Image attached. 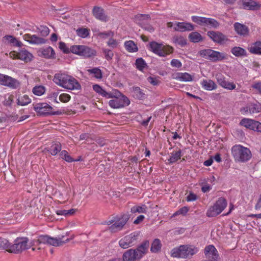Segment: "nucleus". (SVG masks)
Wrapping results in <instances>:
<instances>
[{
	"instance_id": "nucleus-15",
	"label": "nucleus",
	"mask_w": 261,
	"mask_h": 261,
	"mask_svg": "<svg viewBox=\"0 0 261 261\" xmlns=\"http://www.w3.org/2000/svg\"><path fill=\"white\" fill-rule=\"evenodd\" d=\"M0 85L16 89L18 87L19 83L11 76L0 73Z\"/></svg>"
},
{
	"instance_id": "nucleus-1",
	"label": "nucleus",
	"mask_w": 261,
	"mask_h": 261,
	"mask_svg": "<svg viewBox=\"0 0 261 261\" xmlns=\"http://www.w3.org/2000/svg\"><path fill=\"white\" fill-rule=\"evenodd\" d=\"M149 246V242L146 241L141 244L136 249H129L124 253L123 260L124 261H136L139 260L146 254Z\"/></svg>"
},
{
	"instance_id": "nucleus-60",
	"label": "nucleus",
	"mask_w": 261,
	"mask_h": 261,
	"mask_svg": "<svg viewBox=\"0 0 261 261\" xmlns=\"http://www.w3.org/2000/svg\"><path fill=\"white\" fill-rule=\"evenodd\" d=\"M114 35V33L112 31H108L107 32L99 33L98 36L103 39L107 38L109 37H112Z\"/></svg>"
},
{
	"instance_id": "nucleus-55",
	"label": "nucleus",
	"mask_w": 261,
	"mask_h": 261,
	"mask_svg": "<svg viewBox=\"0 0 261 261\" xmlns=\"http://www.w3.org/2000/svg\"><path fill=\"white\" fill-rule=\"evenodd\" d=\"M251 88L254 89L256 92L261 95V81L254 82L251 85Z\"/></svg>"
},
{
	"instance_id": "nucleus-3",
	"label": "nucleus",
	"mask_w": 261,
	"mask_h": 261,
	"mask_svg": "<svg viewBox=\"0 0 261 261\" xmlns=\"http://www.w3.org/2000/svg\"><path fill=\"white\" fill-rule=\"evenodd\" d=\"M199 55L213 62H217L225 60L227 58V54L223 52H219L212 49H205L199 52Z\"/></svg>"
},
{
	"instance_id": "nucleus-32",
	"label": "nucleus",
	"mask_w": 261,
	"mask_h": 261,
	"mask_svg": "<svg viewBox=\"0 0 261 261\" xmlns=\"http://www.w3.org/2000/svg\"><path fill=\"white\" fill-rule=\"evenodd\" d=\"M55 55V51L50 46L43 48L41 50L42 56L46 59L54 58Z\"/></svg>"
},
{
	"instance_id": "nucleus-6",
	"label": "nucleus",
	"mask_w": 261,
	"mask_h": 261,
	"mask_svg": "<svg viewBox=\"0 0 261 261\" xmlns=\"http://www.w3.org/2000/svg\"><path fill=\"white\" fill-rule=\"evenodd\" d=\"M128 220V216L123 215L120 217H114L113 219L106 222L105 224L109 225L112 224L109 227V229L112 232H116L123 229Z\"/></svg>"
},
{
	"instance_id": "nucleus-57",
	"label": "nucleus",
	"mask_w": 261,
	"mask_h": 261,
	"mask_svg": "<svg viewBox=\"0 0 261 261\" xmlns=\"http://www.w3.org/2000/svg\"><path fill=\"white\" fill-rule=\"evenodd\" d=\"M189 208L188 207H187V206H183L181 208H180L179 210L176 211L173 214V216H177V215H184V216L186 215V214L189 211Z\"/></svg>"
},
{
	"instance_id": "nucleus-20",
	"label": "nucleus",
	"mask_w": 261,
	"mask_h": 261,
	"mask_svg": "<svg viewBox=\"0 0 261 261\" xmlns=\"http://www.w3.org/2000/svg\"><path fill=\"white\" fill-rule=\"evenodd\" d=\"M68 76L69 75L65 72H59L54 75L53 81L56 85L63 88L65 84H66Z\"/></svg>"
},
{
	"instance_id": "nucleus-46",
	"label": "nucleus",
	"mask_w": 261,
	"mask_h": 261,
	"mask_svg": "<svg viewBox=\"0 0 261 261\" xmlns=\"http://www.w3.org/2000/svg\"><path fill=\"white\" fill-rule=\"evenodd\" d=\"M12 244L9 241L5 238H0V247L5 249L9 252V249L11 248Z\"/></svg>"
},
{
	"instance_id": "nucleus-10",
	"label": "nucleus",
	"mask_w": 261,
	"mask_h": 261,
	"mask_svg": "<svg viewBox=\"0 0 261 261\" xmlns=\"http://www.w3.org/2000/svg\"><path fill=\"white\" fill-rule=\"evenodd\" d=\"M139 236V232L138 231L132 232L122 238L119 241V244L120 246L123 249H126L132 247L137 244Z\"/></svg>"
},
{
	"instance_id": "nucleus-42",
	"label": "nucleus",
	"mask_w": 261,
	"mask_h": 261,
	"mask_svg": "<svg viewBox=\"0 0 261 261\" xmlns=\"http://www.w3.org/2000/svg\"><path fill=\"white\" fill-rule=\"evenodd\" d=\"M204 25L217 28L219 26V23L215 19L206 17Z\"/></svg>"
},
{
	"instance_id": "nucleus-40",
	"label": "nucleus",
	"mask_w": 261,
	"mask_h": 261,
	"mask_svg": "<svg viewBox=\"0 0 261 261\" xmlns=\"http://www.w3.org/2000/svg\"><path fill=\"white\" fill-rule=\"evenodd\" d=\"M161 241L159 239H155L151 244L150 250L152 252H157L161 249Z\"/></svg>"
},
{
	"instance_id": "nucleus-13",
	"label": "nucleus",
	"mask_w": 261,
	"mask_h": 261,
	"mask_svg": "<svg viewBox=\"0 0 261 261\" xmlns=\"http://www.w3.org/2000/svg\"><path fill=\"white\" fill-rule=\"evenodd\" d=\"M33 109L40 116H47L54 114L52 113L53 108L47 103H34Z\"/></svg>"
},
{
	"instance_id": "nucleus-58",
	"label": "nucleus",
	"mask_w": 261,
	"mask_h": 261,
	"mask_svg": "<svg viewBox=\"0 0 261 261\" xmlns=\"http://www.w3.org/2000/svg\"><path fill=\"white\" fill-rule=\"evenodd\" d=\"M59 47L61 50H62L64 53H71L70 47L68 48L66 44L63 42H60L59 43Z\"/></svg>"
},
{
	"instance_id": "nucleus-53",
	"label": "nucleus",
	"mask_w": 261,
	"mask_h": 261,
	"mask_svg": "<svg viewBox=\"0 0 261 261\" xmlns=\"http://www.w3.org/2000/svg\"><path fill=\"white\" fill-rule=\"evenodd\" d=\"M60 155L62 159L69 163L72 162L74 161L66 150H62L61 152Z\"/></svg>"
},
{
	"instance_id": "nucleus-47",
	"label": "nucleus",
	"mask_w": 261,
	"mask_h": 261,
	"mask_svg": "<svg viewBox=\"0 0 261 261\" xmlns=\"http://www.w3.org/2000/svg\"><path fill=\"white\" fill-rule=\"evenodd\" d=\"M88 71L91 74H94V76L97 79H101L102 78V72L100 69L98 68H94L88 70Z\"/></svg>"
},
{
	"instance_id": "nucleus-49",
	"label": "nucleus",
	"mask_w": 261,
	"mask_h": 261,
	"mask_svg": "<svg viewBox=\"0 0 261 261\" xmlns=\"http://www.w3.org/2000/svg\"><path fill=\"white\" fill-rule=\"evenodd\" d=\"M192 20L200 25H204L206 17L198 16H192Z\"/></svg>"
},
{
	"instance_id": "nucleus-34",
	"label": "nucleus",
	"mask_w": 261,
	"mask_h": 261,
	"mask_svg": "<svg viewBox=\"0 0 261 261\" xmlns=\"http://www.w3.org/2000/svg\"><path fill=\"white\" fill-rule=\"evenodd\" d=\"M181 156V151L180 149L177 151H173L171 153L168 161L170 164H173L180 160Z\"/></svg>"
},
{
	"instance_id": "nucleus-4",
	"label": "nucleus",
	"mask_w": 261,
	"mask_h": 261,
	"mask_svg": "<svg viewBox=\"0 0 261 261\" xmlns=\"http://www.w3.org/2000/svg\"><path fill=\"white\" fill-rule=\"evenodd\" d=\"M71 53L85 58L94 57L96 51L91 47L85 45H73L70 46Z\"/></svg>"
},
{
	"instance_id": "nucleus-24",
	"label": "nucleus",
	"mask_w": 261,
	"mask_h": 261,
	"mask_svg": "<svg viewBox=\"0 0 261 261\" xmlns=\"http://www.w3.org/2000/svg\"><path fill=\"white\" fill-rule=\"evenodd\" d=\"M244 109L250 114L258 113L261 112V103L258 102L251 103L248 105Z\"/></svg>"
},
{
	"instance_id": "nucleus-33",
	"label": "nucleus",
	"mask_w": 261,
	"mask_h": 261,
	"mask_svg": "<svg viewBox=\"0 0 261 261\" xmlns=\"http://www.w3.org/2000/svg\"><path fill=\"white\" fill-rule=\"evenodd\" d=\"M61 144L60 142H53L48 151L51 155H56L61 150Z\"/></svg>"
},
{
	"instance_id": "nucleus-16",
	"label": "nucleus",
	"mask_w": 261,
	"mask_h": 261,
	"mask_svg": "<svg viewBox=\"0 0 261 261\" xmlns=\"http://www.w3.org/2000/svg\"><path fill=\"white\" fill-rule=\"evenodd\" d=\"M207 35L214 42L220 44H224L228 40L227 36L220 32L208 31Z\"/></svg>"
},
{
	"instance_id": "nucleus-23",
	"label": "nucleus",
	"mask_w": 261,
	"mask_h": 261,
	"mask_svg": "<svg viewBox=\"0 0 261 261\" xmlns=\"http://www.w3.org/2000/svg\"><path fill=\"white\" fill-rule=\"evenodd\" d=\"M94 16L97 19L106 22L108 20L107 16L105 14L104 10L100 7H94L92 10Z\"/></svg>"
},
{
	"instance_id": "nucleus-39",
	"label": "nucleus",
	"mask_w": 261,
	"mask_h": 261,
	"mask_svg": "<svg viewBox=\"0 0 261 261\" xmlns=\"http://www.w3.org/2000/svg\"><path fill=\"white\" fill-rule=\"evenodd\" d=\"M4 38L9 43L12 44L13 46L20 47L22 45V43L12 36L8 35L6 36Z\"/></svg>"
},
{
	"instance_id": "nucleus-43",
	"label": "nucleus",
	"mask_w": 261,
	"mask_h": 261,
	"mask_svg": "<svg viewBox=\"0 0 261 261\" xmlns=\"http://www.w3.org/2000/svg\"><path fill=\"white\" fill-rule=\"evenodd\" d=\"M122 93H121L117 89H113L111 92H107L106 97L107 98H115L117 97H120L121 96L123 95Z\"/></svg>"
},
{
	"instance_id": "nucleus-19",
	"label": "nucleus",
	"mask_w": 261,
	"mask_h": 261,
	"mask_svg": "<svg viewBox=\"0 0 261 261\" xmlns=\"http://www.w3.org/2000/svg\"><path fill=\"white\" fill-rule=\"evenodd\" d=\"M217 80L218 84L224 89L232 90L236 88V84L233 82L227 81L222 75H217Z\"/></svg>"
},
{
	"instance_id": "nucleus-11",
	"label": "nucleus",
	"mask_w": 261,
	"mask_h": 261,
	"mask_svg": "<svg viewBox=\"0 0 261 261\" xmlns=\"http://www.w3.org/2000/svg\"><path fill=\"white\" fill-rule=\"evenodd\" d=\"M10 57L12 59H19L25 62H28L32 60V54L24 49H20L18 52L12 51L10 53Z\"/></svg>"
},
{
	"instance_id": "nucleus-31",
	"label": "nucleus",
	"mask_w": 261,
	"mask_h": 261,
	"mask_svg": "<svg viewBox=\"0 0 261 261\" xmlns=\"http://www.w3.org/2000/svg\"><path fill=\"white\" fill-rule=\"evenodd\" d=\"M63 237V236H62L61 237L57 238L49 237L48 245H52L55 247L61 246L66 243V241L62 240ZM67 241L68 239L66 240V242Z\"/></svg>"
},
{
	"instance_id": "nucleus-56",
	"label": "nucleus",
	"mask_w": 261,
	"mask_h": 261,
	"mask_svg": "<svg viewBox=\"0 0 261 261\" xmlns=\"http://www.w3.org/2000/svg\"><path fill=\"white\" fill-rule=\"evenodd\" d=\"M71 99V96L67 93H62L59 96V100L63 103L68 102Z\"/></svg>"
},
{
	"instance_id": "nucleus-54",
	"label": "nucleus",
	"mask_w": 261,
	"mask_h": 261,
	"mask_svg": "<svg viewBox=\"0 0 261 261\" xmlns=\"http://www.w3.org/2000/svg\"><path fill=\"white\" fill-rule=\"evenodd\" d=\"M38 29L41 35L44 37L47 36L50 32L49 28L45 25H40Z\"/></svg>"
},
{
	"instance_id": "nucleus-5",
	"label": "nucleus",
	"mask_w": 261,
	"mask_h": 261,
	"mask_svg": "<svg viewBox=\"0 0 261 261\" xmlns=\"http://www.w3.org/2000/svg\"><path fill=\"white\" fill-rule=\"evenodd\" d=\"M227 201L224 197H220L213 205L210 206L206 212L208 217H214L221 214L226 207Z\"/></svg>"
},
{
	"instance_id": "nucleus-27",
	"label": "nucleus",
	"mask_w": 261,
	"mask_h": 261,
	"mask_svg": "<svg viewBox=\"0 0 261 261\" xmlns=\"http://www.w3.org/2000/svg\"><path fill=\"white\" fill-rule=\"evenodd\" d=\"M49 236L47 235H41L37 237V239L33 240L31 242L32 247L38 246L40 244H48Z\"/></svg>"
},
{
	"instance_id": "nucleus-48",
	"label": "nucleus",
	"mask_w": 261,
	"mask_h": 261,
	"mask_svg": "<svg viewBox=\"0 0 261 261\" xmlns=\"http://www.w3.org/2000/svg\"><path fill=\"white\" fill-rule=\"evenodd\" d=\"M135 65L136 68L140 71H142L146 66L145 61L142 58H138L136 60Z\"/></svg>"
},
{
	"instance_id": "nucleus-30",
	"label": "nucleus",
	"mask_w": 261,
	"mask_h": 261,
	"mask_svg": "<svg viewBox=\"0 0 261 261\" xmlns=\"http://www.w3.org/2000/svg\"><path fill=\"white\" fill-rule=\"evenodd\" d=\"M231 53L236 57H246L247 53L246 50L239 46H235L231 48Z\"/></svg>"
},
{
	"instance_id": "nucleus-51",
	"label": "nucleus",
	"mask_w": 261,
	"mask_h": 261,
	"mask_svg": "<svg viewBox=\"0 0 261 261\" xmlns=\"http://www.w3.org/2000/svg\"><path fill=\"white\" fill-rule=\"evenodd\" d=\"M173 40L175 43L181 46H183L187 44L186 39L182 36H175L173 37Z\"/></svg>"
},
{
	"instance_id": "nucleus-25",
	"label": "nucleus",
	"mask_w": 261,
	"mask_h": 261,
	"mask_svg": "<svg viewBox=\"0 0 261 261\" xmlns=\"http://www.w3.org/2000/svg\"><path fill=\"white\" fill-rule=\"evenodd\" d=\"M202 88L207 91H212L217 88L216 84L211 80L203 79L200 82Z\"/></svg>"
},
{
	"instance_id": "nucleus-35",
	"label": "nucleus",
	"mask_w": 261,
	"mask_h": 261,
	"mask_svg": "<svg viewBox=\"0 0 261 261\" xmlns=\"http://www.w3.org/2000/svg\"><path fill=\"white\" fill-rule=\"evenodd\" d=\"M124 46L126 50L129 53L136 52L138 50L137 44L132 40L125 42Z\"/></svg>"
},
{
	"instance_id": "nucleus-50",
	"label": "nucleus",
	"mask_w": 261,
	"mask_h": 261,
	"mask_svg": "<svg viewBox=\"0 0 261 261\" xmlns=\"http://www.w3.org/2000/svg\"><path fill=\"white\" fill-rule=\"evenodd\" d=\"M93 89L98 94L103 97H106L107 91L103 89L101 86L97 84L93 86Z\"/></svg>"
},
{
	"instance_id": "nucleus-63",
	"label": "nucleus",
	"mask_w": 261,
	"mask_h": 261,
	"mask_svg": "<svg viewBox=\"0 0 261 261\" xmlns=\"http://www.w3.org/2000/svg\"><path fill=\"white\" fill-rule=\"evenodd\" d=\"M171 65L172 67H175L177 68H179L181 66V63L177 59H173L171 61Z\"/></svg>"
},
{
	"instance_id": "nucleus-64",
	"label": "nucleus",
	"mask_w": 261,
	"mask_h": 261,
	"mask_svg": "<svg viewBox=\"0 0 261 261\" xmlns=\"http://www.w3.org/2000/svg\"><path fill=\"white\" fill-rule=\"evenodd\" d=\"M145 219V216L142 215H140L137 217V218L134 220V224H139L141 223Z\"/></svg>"
},
{
	"instance_id": "nucleus-17",
	"label": "nucleus",
	"mask_w": 261,
	"mask_h": 261,
	"mask_svg": "<svg viewBox=\"0 0 261 261\" xmlns=\"http://www.w3.org/2000/svg\"><path fill=\"white\" fill-rule=\"evenodd\" d=\"M63 88L70 90H80L81 86L79 82L73 76L69 75Z\"/></svg>"
},
{
	"instance_id": "nucleus-7",
	"label": "nucleus",
	"mask_w": 261,
	"mask_h": 261,
	"mask_svg": "<svg viewBox=\"0 0 261 261\" xmlns=\"http://www.w3.org/2000/svg\"><path fill=\"white\" fill-rule=\"evenodd\" d=\"M198 251L197 248L188 245L180 246L172 250V256L174 257L186 258L193 255Z\"/></svg>"
},
{
	"instance_id": "nucleus-12",
	"label": "nucleus",
	"mask_w": 261,
	"mask_h": 261,
	"mask_svg": "<svg viewBox=\"0 0 261 261\" xmlns=\"http://www.w3.org/2000/svg\"><path fill=\"white\" fill-rule=\"evenodd\" d=\"M130 100L124 95L110 100L109 105L112 108L120 109L128 106Z\"/></svg>"
},
{
	"instance_id": "nucleus-44",
	"label": "nucleus",
	"mask_w": 261,
	"mask_h": 261,
	"mask_svg": "<svg viewBox=\"0 0 261 261\" xmlns=\"http://www.w3.org/2000/svg\"><path fill=\"white\" fill-rule=\"evenodd\" d=\"M33 93L37 96L42 95L45 92V88L43 86H36L32 89Z\"/></svg>"
},
{
	"instance_id": "nucleus-62",
	"label": "nucleus",
	"mask_w": 261,
	"mask_h": 261,
	"mask_svg": "<svg viewBox=\"0 0 261 261\" xmlns=\"http://www.w3.org/2000/svg\"><path fill=\"white\" fill-rule=\"evenodd\" d=\"M107 44L108 46H109L111 47L115 48L117 47L118 43L115 39H114L113 38H110L109 40V41H108Z\"/></svg>"
},
{
	"instance_id": "nucleus-29",
	"label": "nucleus",
	"mask_w": 261,
	"mask_h": 261,
	"mask_svg": "<svg viewBox=\"0 0 261 261\" xmlns=\"http://www.w3.org/2000/svg\"><path fill=\"white\" fill-rule=\"evenodd\" d=\"M249 52L255 55H261V41H257L248 48Z\"/></svg>"
},
{
	"instance_id": "nucleus-45",
	"label": "nucleus",
	"mask_w": 261,
	"mask_h": 261,
	"mask_svg": "<svg viewBox=\"0 0 261 261\" xmlns=\"http://www.w3.org/2000/svg\"><path fill=\"white\" fill-rule=\"evenodd\" d=\"M76 34L81 38H85L89 35V30L86 28H79L76 30Z\"/></svg>"
},
{
	"instance_id": "nucleus-2",
	"label": "nucleus",
	"mask_w": 261,
	"mask_h": 261,
	"mask_svg": "<svg viewBox=\"0 0 261 261\" xmlns=\"http://www.w3.org/2000/svg\"><path fill=\"white\" fill-rule=\"evenodd\" d=\"M231 153L234 161L237 162H246L249 161L252 156L250 149L240 144L232 146Z\"/></svg>"
},
{
	"instance_id": "nucleus-9",
	"label": "nucleus",
	"mask_w": 261,
	"mask_h": 261,
	"mask_svg": "<svg viewBox=\"0 0 261 261\" xmlns=\"http://www.w3.org/2000/svg\"><path fill=\"white\" fill-rule=\"evenodd\" d=\"M32 247L30 243H29V240L27 238H17L14 241V243L12 244L11 248L9 249V252L13 253H19L23 250L28 249Z\"/></svg>"
},
{
	"instance_id": "nucleus-28",
	"label": "nucleus",
	"mask_w": 261,
	"mask_h": 261,
	"mask_svg": "<svg viewBox=\"0 0 261 261\" xmlns=\"http://www.w3.org/2000/svg\"><path fill=\"white\" fill-rule=\"evenodd\" d=\"M233 26L234 31L238 34L244 36L248 34V29L245 25L241 24L239 22H236L234 23Z\"/></svg>"
},
{
	"instance_id": "nucleus-22",
	"label": "nucleus",
	"mask_w": 261,
	"mask_h": 261,
	"mask_svg": "<svg viewBox=\"0 0 261 261\" xmlns=\"http://www.w3.org/2000/svg\"><path fill=\"white\" fill-rule=\"evenodd\" d=\"M174 29L176 31L185 32L192 31L194 28L192 23L189 22H177L175 24Z\"/></svg>"
},
{
	"instance_id": "nucleus-26",
	"label": "nucleus",
	"mask_w": 261,
	"mask_h": 261,
	"mask_svg": "<svg viewBox=\"0 0 261 261\" xmlns=\"http://www.w3.org/2000/svg\"><path fill=\"white\" fill-rule=\"evenodd\" d=\"M242 3L243 9L249 10H257L260 7L256 2L252 0H243Z\"/></svg>"
},
{
	"instance_id": "nucleus-14",
	"label": "nucleus",
	"mask_w": 261,
	"mask_h": 261,
	"mask_svg": "<svg viewBox=\"0 0 261 261\" xmlns=\"http://www.w3.org/2000/svg\"><path fill=\"white\" fill-rule=\"evenodd\" d=\"M240 125L253 131L261 133V123L249 118H243L240 123Z\"/></svg>"
},
{
	"instance_id": "nucleus-59",
	"label": "nucleus",
	"mask_w": 261,
	"mask_h": 261,
	"mask_svg": "<svg viewBox=\"0 0 261 261\" xmlns=\"http://www.w3.org/2000/svg\"><path fill=\"white\" fill-rule=\"evenodd\" d=\"M150 18V16L148 14H138L135 16L136 21L148 20Z\"/></svg>"
},
{
	"instance_id": "nucleus-52",
	"label": "nucleus",
	"mask_w": 261,
	"mask_h": 261,
	"mask_svg": "<svg viewBox=\"0 0 261 261\" xmlns=\"http://www.w3.org/2000/svg\"><path fill=\"white\" fill-rule=\"evenodd\" d=\"M102 53L105 55V58L108 61H110L113 59L114 56L113 51L108 48H103Z\"/></svg>"
},
{
	"instance_id": "nucleus-18",
	"label": "nucleus",
	"mask_w": 261,
	"mask_h": 261,
	"mask_svg": "<svg viewBox=\"0 0 261 261\" xmlns=\"http://www.w3.org/2000/svg\"><path fill=\"white\" fill-rule=\"evenodd\" d=\"M23 38L25 41L33 44H43L46 42L44 38L38 37L36 35L25 34L23 36Z\"/></svg>"
},
{
	"instance_id": "nucleus-38",
	"label": "nucleus",
	"mask_w": 261,
	"mask_h": 261,
	"mask_svg": "<svg viewBox=\"0 0 261 261\" xmlns=\"http://www.w3.org/2000/svg\"><path fill=\"white\" fill-rule=\"evenodd\" d=\"M132 93L133 96L138 99H143L145 97V94L138 87H133Z\"/></svg>"
},
{
	"instance_id": "nucleus-36",
	"label": "nucleus",
	"mask_w": 261,
	"mask_h": 261,
	"mask_svg": "<svg viewBox=\"0 0 261 261\" xmlns=\"http://www.w3.org/2000/svg\"><path fill=\"white\" fill-rule=\"evenodd\" d=\"M147 212V206L145 204L141 205H135L130 209V212L133 214L136 213L146 214Z\"/></svg>"
},
{
	"instance_id": "nucleus-21",
	"label": "nucleus",
	"mask_w": 261,
	"mask_h": 261,
	"mask_svg": "<svg viewBox=\"0 0 261 261\" xmlns=\"http://www.w3.org/2000/svg\"><path fill=\"white\" fill-rule=\"evenodd\" d=\"M171 77L180 82H191L193 80L192 76L187 72H175L172 74Z\"/></svg>"
},
{
	"instance_id": "nucleus-41",
	"label": "nucleus",
	"mask_w": 261,
	"mask_h": 261,
	"mask_svg": "<svg viewBox=\"0 0 261 261\" xmlns=\"http://www.w3.org/2000/svg\"><path fill=\"white\" fill-rule=\"evenodd\" d=\"M17 103L20 106H26L31 102V99L27 95H24L18 97Z\"/></svg>"
},
{
	"instance_id": "nucleus-61",
	"label": "nucleus",
	"mask_w": 261,
	"mask_h": 261,
	"mask_svg": "<svg viewBox=\"0 0 261 261\" xmlns=\"http://www.w3.org/2000/svg\"><path fill=\"white\" fill-rule=\"evenodd\" d=\"M197 199V195L192 192H190L187 197V201H195Z\"/></svg>"
},
{
	"instance_id": "nucleus-8",
	"label": "nucleus",
	"mask_w": 261,
	"mask_h": 261,
	"mask_svg": "<svg viewBox=\"0 0 261 261\" xmlns=\"http://www.w3.org/2000/svg\"><path fill=\"white\" fill-rule=\"evenodd\" d=\"M149 47L150 50L160 57H165L173 51V48L171 46L164 45L155 41L150 42Z\"/></svg>"
},
{
	"instance_id": "nucleus-37",
	"label": "nucleus",
	"mask_w": 261,
	"mask_h": 261,
	"mask_svg": "<svg viewBox=\"0 0 261 261\" xmlns=\"http://www.w3.org/2000/svg\"><path fill=\"white\" fill-rule=\"evenodd\" d=\"M189 39L193 43H198L202 41V36L197 32H193L189 35Z\"/></svg>"
}]
</instances>
